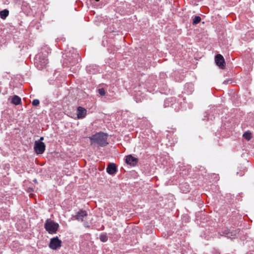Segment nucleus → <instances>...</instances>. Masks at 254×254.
Instances as JSON below:
<instances>
[{"label":"nucleus","mask_w":254,"mask_h":254,"mask_svg":"<svg viewBox=\"0 0 254 254\" xmlns=\"http://www.w3.org/2000/svg\"><path fill=\"white\" fill-rule=\"evenodd\" d=\"M98 93L101 95L104 96L105 95L106 92L103 88H100L98 89Z\"/></svg>","instance_id":"dca6fc26"},{"label":"nucleus","mask_w":254,"mask_h":254,"mask_svg":"<svg viewBox=\"0 0 254 254\" xmlns=\"http://www.w3.org/2000/svg\"><path fill=\"white\" fill-rule=\"evenodd\" d=\"M40 63L41 67L45 66L48 64V60L47 59H44L42 61H39Z\"/></svg>","instance_id":"2eb2a0df"},{"label":"nucleus","mask_w":254,"mask_h":254,"mask_svg":"<svg viewBox=\"0 0 254 254\" xmlns=\"http://www.w3.org/2000/svg\"><path fill=\"white\" fill-rule=\"evenodd\" d=\"M8 10L4 9L0 12V16L2 19H4L8 16Z\"/></svg>","instance_id":"9b49d317"},{"label":"nucleus","mask_w":254,"mask_h":254,"mask_svg":"<svg viewBox=\"0 0 254 254\" xmlns=\"http://www.w3.org/2000/svg\"><path fill=\"white\" fill-rule=\"evenodd\" d=\"M224 233H225V234H226V235H229V234L230 233V232H229V230H226V232H224Z\"/></svg>","instance_id":"a211bd4d"},{"label":"nucleus","mask_w":254,"mask_h":254,"mask_svg":"<svg viewBox=\"0 0 254 254\" xmlns=\"http://www.w3.org/2000/svg\"><path fill=\"white\" fill-rule=\"evenodd\" d=\"M126 162L127 164L134 166L138 162V159L133 157L131 155H129L126 156Z\"/></svg>","instance_id":"423d86ee"},{"label":"nucleus","mask_w":254,"mask_h":254,"mask_svg":"<svg viewBox=\"0 0 254 254\" xmlns=\"http://www.w3.org/2000/svg\"><path fill=\"white\" fill-rule=\"evenodd\" d=\"M86 114V110L81 107H79L77 109V118L78 119H82L85 117Z\"/></svg>","instance_id":"6e6552de"},{"label":"nucleus","mask_w":254,"mask_h":254,"mask_svg":"<svg viewBox=\"0 0 254 254\" xmlns=\"http://www.w3.org/2000/svg\"><path fill=\"white\" fill-rule=\"evenodd\" d=\"M12 103L16 105H19L21 103V99L17 95H15L12 99Z\"/></svg>","instance_id":"9d476101"},{"label":"nucleus","mask_w":254,"mask_h":254,"mask_svg":"<svg viewBox=\"0 0 254 254\" xmlns=\"http://www.w3.org/2000/svg\"><path fill=\"white\" fill-rule=\"evenodd\" d=\"M39 103L40 102L38 99H35L32 102V105L35 106H38L39 104Z\"/></svg>","instance_id":"f3484780"},{"label":"nucleus","mask_w":254,"mask_h":254,"mask_svg":"<svg viewBox=\"0 0 254 254\" xmlns=\"http://www.w3.org/2000/svg\"><path fill=\"white\" fill-rule=\"evenodd\" d=\"M43 140H44V137H41L40 138V140L39 141H42Z\"/></svg>","instance_id":"6ab92c4d"},{"label":"nucleus","mask_w":254,"mask_h":254,"mask_svg":"<svg viewBox=\"0 0 254 254\" xmlns=\"http://www.w3.org/2000/svg\"><path fill=\"white\" fill-rule=\"evenodd\" d=\"M46 146L42 141H35L34 143V149L35 152L38 154H41L45 150Z\"/></svg>","instance_id":"7ed1b4c3"},{"label":"nucleus","mask_w":254,"mask_h":254,"mask_svg":"<svg viewBox=\"0 0 254 254\" xmlns=\"http://www.w3.org/2000/svg\"><path fill=\"white\" fill-rule=\"evenodd\" d=\"M216 64L220 68L223 69L225 67V60L223 57L220 55L218 54L216 56L215 58Z\"/></svg>","instance_id":"39448f33"},{"label":"nucleus","mask_w":254,"mask_h":254,"mask_svg":"<svg viewBox=\"0 0 254 254\" xmlns=\"http://www.w3.org/2000/svg\"><path fill=\"white\" fill-rule=\"evenodd\" d=\"M107 134L103 132H98L89 137L91 144L96 143L99 146H104L108 144L107 142Z\"/></svg>","instance_id":"f257e3e1"},{"label":"nucleus","mask_w":254,"mask_h":254,"mask_svg":"<svg viewBox=\"0 0 254 254\" xmlns=\"http://www.w3.org/2000/svg\"><path fill=\"white\" fill-rule=\"evenodd\" d=\"M62 241L57 237L51 240L49 247L52 250H56L61 247Z\"/></svg>","instance_id":"20e7f679"},{"label":"nucleus","mask_w":254,"mask_h":254,"mask_svg":"<svg viewBox=\"0 0 254 254\" xmlns=\"http://www.w3.org/2000/svg\"><path fill=\"white\" fill-rule=\"evenodd\" d=\"M87 214L86 211L80 210L77 212L75 216V218L77 220L80 221H83V218L87 216Z\"/></svg>","instance_id":"1a4fd4ad"},{"label":"nucleus","mask_w":254,"mask_h":254,"mask_svg":"<svg viewBox=\"0 0 254 254\" xmlns=\"http://www.w3.org/2000/svg\"><path fill=\"white\" fill-rule=\"evenodd\" d=\"M59 224L53 221L48 219L45 224V228L49 233H55L59 228Z\"/></svg>","instance_id":"f03ea898"},{"label":"nucleus","mask_w":254,"mask_h":254,"mask_svg":"<svg viewBox=\"0 0 254 254\" xmlns=\"http://www.w3.org/2000/svg\"><path fill=\"white\" fill-rule=\"evenodd\" d=\"M33 181H34L35 183H37V180H36V179H34V180H33Z\"/></svg>","instance_id":"aec40b11"},{"label":"nucleus","mask_w":254,"mask_h":254,"mask_svg":"<svg viewBox=\"0 0 254 254\" xmlns=\"http://www.w3.org/2000/svg\"><path fill=\"white\" fill-rule=\"evenodd\" d=\"M107 172L110 174L112 175L116 173L117 171V167L115 164L110 163L108 164L107 169Z\"/></svg>","instance_id":"0eeeda50"},{"label":"nucleus","mask_w":254,"mask_h":254,"mask_svg":"<svg viewBox=\"0 0 254 254\" xmlns=\"http://www.w3.org/2000/svg\"><path fill=\"white\" fill-rule=\"evenodd\" d=\"M108 236L106 233H102L100 235V240L102 242H106L108 241Z\"/></svg>","instance_id":"f8f14e48"},{"label":"nucleus","mask_w":254,"mask_h":254,"mask_svg":"<svg viewBox=\"0 0 254 254\" xmlns=\"http://www.w3.org/2000/svg\"><path fill=\"white\" fill-rule=\"evenodd\" d=\"M243 136L245 137V138H246L247 140H250L251 138H252V136H251V133L249 132V131H247V132H246L244 134H243Z\"/></svg>","instance_id":"4468645a"},{"label":"nucleus","mask_w":254,"mask_h":254,"mask_svg":"<svg viewBox=\"0 0 254 254\" xmlns=\"http://www.w3.org/2000/svg\"><path fill=\"white\" fill-rule=\"evenodd\" d=\"M201 20V18L199 16H195L193 19L192 21L193 24H197Z\"/></svg>","instance_id":"ddd939ff"}]
</instances>
